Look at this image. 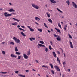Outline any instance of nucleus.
I'll return each mask as SVG.
<instances>
[{
	"instance_id": "obj_1",
	"label": "nucleus",
	"mask_w": 77,
	"mask_h": 77,
	"mask_svg": "<svg viewBox=\"0 0 77 77\" xmlns=\"http://www.w3.org/2000/svg\"><path fill=\"white\" fill-rule=\"evenodd\" d=\"M53 35L54 36V37H56V38H56V39L57 40V41H60V40H61L60 37L57 35L56 34H54Z\"/></svg>"
},
{
	"instance_id": "obj_2",
	"label": "nucleus",
	"mask_w": 77,
	"mask_h": 77,
	"mask_svg": "<svg viewBox=\"0 0 77 77\" xmlns=\"http://www.w3.org/2000/svg\"><path fill=\"white\" fill-rule=\"evenodd\" d=\"M13 39H14V40H15L16 43H21V42H20V40L19 39H17V38H16L15 37H14L13 38Z\"/></svg>"
},
{
	"instance_id": "obj_3",
	"label": "nucleus",
	"mask_w": 77,
	"mask_h": 77,
	"mask_svg": "<svg viewBox=\"0 0 77 77\" xmlns=\"http://www.w3.org/2000/svg\"><path fill=\"white\" fill-rule=\"evenodd\" d=\"M31 5L33 8H35L36 9H39V6L36 5L34 4H32Z\"/></svg>"
},
{
	"instance_id": "obj_4",
	"label": "nucleus",
	"mask_w": 77,
	"mask_h": 77,
	"mask_svg": "<svg viewBox=\"0 0 77 77\" xmlns=\"http://www.w3.org/2000/svg\"><path fill=\"white\" fill-rule=\"evenodd\" d=\"M4 14L5 17H10V16H11V15H12V14H8V13L6 12Z\"/></svg>"
},
{
	"instance_id": "obj_5",
	"label": "nucleus",
	"mask_w": 77,
	"mask_h": 77,
	"mask_svg": "<svg viewBox=\"0 0 77 77\" xmlns=\"http://www.w3.org/2000/svg\"><path fill=\"white\" fill-rule=\"evenodd\" d=\"M27 27L28 28V29H29V30L31 31V32H34L35 31V30L31 28H30V26H27Z\"/></svg>"
},
{
	"instance_id": "obj_6",
	"label": "nucleus",
	"mask_w": 77,
	"mask_h": 77,
	"mask_svg": "<svg viewBox=\"0 0 77 77\" xmlns=\"http://www.w3.org/2000/svg\"><path fill=\"white\" fill-rule=\"evenodd\" d=\"M55 68L58 71H60V69L59 67L57 66H55Z\"/></svg>"
},
{
	"instance_id": "obj_7",
	"label": "nucleus",
	"mask_w": 77,
	"mask_h": 77,
	"mask_svg": "<svg viewBox=\"0 0 77 77\" xmlns=\"http://www.w3.org/2000/svg\"><path fill=\"white\" fill-rule=\"evenodd\" d=\"M72 3L73 4V6H74L75 8L77 9V5L76 4L74 3V2H72Z\"/></svg>"
},
{
	"instance_id": "obj_8",
	"label": "nucleus",
	"mask_w": 77,
	"mask_h": 77,
	"mask_svg": "<svg viewBox=\"0 0 77 77\" xmlns=\"http://www.w3.org/2000/svg\"><path fill=\"white\" fill-rule=\"evenodd\" d=\"M8 11L10 12H15V10H14L13 8H11L8 10Z\"/></svg>"
},
{
	"instance_id": "obj_9",
	"label": "nucleus",
	"mask_w": 77,
	"mask_h": 77,
	"mask_svg": "<svg viewBox=\"0 0 77 77\" xmlns=\"http://www.w3.org/2000/svg\"><path fill=\"white\" fill-rule=\"evenodd\" d=\"M70 44L71 48H73L74 47H73V44L72 43V42H70Z\"/></svg>"
},
{
	"instance_id": "obj_10",
	"label": "nucleus",
	"mask_w": 77,
	"mask_h": 77,
	"mask_svg": "<svg viewBox=\"0 0 77 77\" xmlns=\"http://www.w3.org/2000/svg\"><path fill=\"white\" fill-rule=\"evenodd\" d=\"M23 57L26 59H28V56H27V55H26L25 54H23Z\"/></svg>"
},
{
	"instance_id": "obj_11",
	"label": "nucleus",
	"mask_w": 77,
	"mask_h": 77,
	"mask_svg": "<svg viewBox=\"0 0 77 77\" xmlns=\"http://www.w3.org/2000/svg\"><path fill=\"white\" fill-rule=\"evenodd\" d=\"M57 60L58 62H59V64H60L61 63H60V60H59V59L58 57H57Z\"/></svg>"
},
{
	"instance_id": "obj_12",
	"label": "nucleus",
	"mask_w": 77,
	"mask_h": 77,
	"mask_svg": "<svg viewBox=\"0 0 77 77\" xmlns=\"http://www.w3.org/2000/svg\"><path fill=\"white\" fill-rule=\"evenodd\" d=\"M30 54V50L29 49L28 51L27 52V55H28V56H29Z\"/></svg>"
},
{
	"instance_id": "obj_13",
	"label": "nucleus",
	"mask_w": 77,
	"mask_h": 77,
	"mask_svg": "<svg viewBox=\"0 0 77 77\" xmlns=\"http://www.w3.org/2000/svg\"><path fill=\"white\" fill-rule=\"evenodd\" d=\"M50 1L51 3H53L55 4L56 3V1L54 0H50Z\"/></svg>"
},
{
	"instance_id": "obj_14",
	"label": "nucleus",
	"mask_w": 77,
	"mask_h": 77,
	"mask_svg": "<svg viewBox=\"0 0 77 77\" xmlns=\"http://www.w3.org/2000/svg\"><path fill=\"white\" fill-rule=\"evenodd\" d=\"M55 30H57V32H58V33H61V32L59 29H58L57 28H55Z\"/></svg>"
},
{
	"instance_id": "obj_15",
	"label": "nucleus",
	"mask_w": 77,
	"mask_h": 77,
	"mask_svg": "<svg viewBox=\"0 0 77 77\" xmlns=\"http://www.w3.org/2000/svg\"><path fill=\"white\" fill-rule=\"evenodd\" d=\"M38 45H39V47H45V45H43L38 43Z\"/></svg>"
},
{
	"instance_id": "obj_16",
	"label": "nucleus",
	"mask_w": 77,
	"mask_h": 77,
	"mask_svg": "<svg viewBox=\"0 0 77 77\" xmlns=\"http://www.w3.org/2000/svg\"><path fill=\"white\" fill-rule=\"evenodd\" d=\"M53 54L54 56V57H56V53L54 52H53Z\"/></svg>"
},
{
	"instance_id": "obj_17",
	"label": "nucleus",
	"mask_w": 77,
	"mask_h": 77,
	"mask_svg": "<svg viewBox=\"0 0 77 77\" xmlns=\"http://www.w3.org/2000/svg\"><path fill=\"white\" fill-rule=\"evenodd\" d=\"M29 39L31 41H32L33 40H35V38L32 37V38H29Z\"/></svg>"
},
{
	"instance_id": "obj_18",
	"label": "nucleus",
	"mask_w": 77,
	"mask_h": 77,
	"mask_svg": "<svg viewBox=\"0 0 77 77\" xmlns=\"http://www.w3.org/2000/svg\"><path fill=\"white\" fill-rule=\"evenodd\" d=\"M11 24L12 25H13V26H16V25H17V22H15L14 23H12Z\"/></svg>"
},
{
	"instance_id": "obj_19",
	"label": "nucleus",
	"mask_w": 77,
	"mask_h": 77,
	"mask_svg": "<svg viewBox=\"0 0 77 77\" xmlns=\"http://www.w3.org/2000/svg\"><path fill=\"white\" fill-rule=\"evenodd\" d=\"M35 20H37V21H39L40 20V18L38 17H35Z\"/></svg>"
},
{
	"instance_id": "obj_20",
	"label": "nucleus",
	"mask_w": 77,
	"mask_h": 77,
	"mask_svg": "<svg viewBox=\"0 0 77 77\" xmlns=\"http://www.w3.org/2000/svg\"><path fill=\"white\" fill-rule=\"evenodd\" d=\"M13 19L15 20H16V21H17V22H20V20H19L16 18H13Z\"/></svg>"
},
{
	"instance_id": "obj_21",
	"label": "nucleus",
	"mask_w": 77,
	"mask_h": 77,
	"mask_svg": "<svg viewBox=\"0 0 77 77\" xmlns=\"http://www.w3.org/2000/svg\"><path fill=\"white\" fill-rule=\"evenodd\" d=\"M15 51H18V48H17V46H16L15 48Z\"/></svg>"
},
{
	"instance_id": "obj_22",
	"label": "nucleus",
	"mask_w": 77,
	"mask_h": 77,
	"mask_svg": "<svg viewBox=\"0 0 77 77\" xmlns=\"http://www.w3.org/2000/svg\"><path fill=\"white\" fill-rule=\"evenodd\" d=\"M11 57H15V58H16V57H17V56L14 55L13 54H11Z\"/></svg>"
},
{
	"instance_id": "obj_23",
	"label": "nucleus",
	"mask_w": 77,
	"mask_h": 77,
	"mask_svg": "<svg viewBox=\"0 0 77 77\" xmlns=\"http://www.w3.org/2000/svg\"><path fill=\"white\" fill-rule=\"evenodd\" d=\"M48 21H49V22H50V23H53V21H52L51 19H48Z\"/></svg>"
},
{
	"instance_id": "obj_24",
	"label": "nucleus",
	"mask_w": 77,
	"mask_h": 77,
	"mask_svg": "<svg viewBox=\"0 0 77 77\" xmlns=\"http://www.w3.org/2000/svg\"><path fill=\"white\" fill-rule=\"evenodd\" d=\"M49 65L50 66H51V68L52 69L53 68V64L51 63L49 64Z\"/></svg>"
},
{
	"instance_id": "obj_25",
	"label": "nucleus",
	"mask_w": 77,
	"mask_h": 77,
	"mask_svg": "<svg viewBox=\"0 0 77 77\" xmlns=\"http://www.w3.org/2000/svg\"><path fill=\"white\" fill-rule=\"evenodd\" d=\"M57 10L58 11H59V12H60L61 13H63V12H62V11H61V10H60L59 9V8H57Z\"/></svg>"
},
{
	"instance_id": "obj_26",
	"label": "nucleus",
	"mask_w": 77,
	"mask_h": 77,
	"mask_svg": "<svg viewBox=\"0 0 77 77\" xmlns=\"http://www.w3.org/2000/svg\"><path fill=\"white\" fill-rule=\"evenodd\" d=\"M46 15H47L48 18H50V14H48V13H46Z\"/></svg>"
},
{
	"instance_id": "obj_27",
	"label": "nucleus",
	"mask_w": 77,
	"mask_h": 77,
	"mask_svg": "<svg viewBox=\"0 0 77 77\" xmlns=\"http://www.w3.org/2000/svg\"><path fill=\"white\" fill-rule=\"evenodd\" d=\"M66 3L68 4V5H69V4L70 3V2H69V0H67L66 1Z\"/></svg>"
},
{
	"instance_id": "obj_28",
	"label": "nucleus",
	"mask_w": 77,
	"mask_h": 77,
	"mask_svg": "<svg viewBox=\"0 0 77 77\" xmlns=\"http://www.w3.org/2000/svg\"><path fill=\"white\" fill-rule=\"evenodd\" d=\"M66 27H67V25H65L64 27V29L65 30H66Z\"/></svg>"
},
{
	"instance_id": "obj_29",
	"label": "nucleus",
	"mask_w": 77,
	"mask_h": 77,
	"mask_svg": "<svg viewBox=\"0 0 77 77\" xmlns=\"http://www.w3.org/2000/svg\"><path fill=\"white\" fill-rule=\"evenodd\" d=\"M58 27H60V29L62 28V26H61V25L60 23H59L58 25Z\"/></svg>"
},
{
	"instance_id": "obj_30",
	"label": "nucleus",
	"mask_w": 77,
	"mask_h": 77,
	"mask_svg": "<svg viewBox=\"0 0 77 77\" xmlns=\"http://www.w3.org/2000/svg\"><path fill=\"white\" fill-rule=\"evenodd\" d=\"M68 36L69 38H70V39H72V37L71 36V35H70L69 34H68Z\"/></svg>"
},
{
	"instance_id": "obj_31",
	"label": "nucleus",
	"mask_w": 77,
	"mask_h": 77,
	"mask_svg": "<svg viewBox=\"0 0 77 77\" xmlns=\"http://www.w3.org/2000/svg\"><path fill=\"white\" fill-rule=\"evenodd\" d=\"M42 67L43 68H46L48 69V66H45V65L42 66Z\"/></svg>"
},
{
	"instance_id": "obj_32",
	"label": "nucleus",
	"mask_w": 77,
	"mask_h": 77,
	"mask_svg": "<svg viewBox=\"0 0 77 77\" xmlns=\"http://www.w3.org/2000/svg\"><path fill=\"white\" fill-rule=\"evenodd\" d=\"M44 24L45 27H46V28H48V27L47 26V25H46V24H45V23H44Z\"/></svg>"
},
{
	"instance_id": "obj_33",
	"label": "nucleus",
	"mask_w": 77,
	"mask_h": 77,
	"mask_svg": "<svg viewBox=\"0 0 77 77\" xmlns=\"http://www.w3.org/2000/svg\"><path fill=\"white\" fill-rule=\"evenodd\" d=\"M19 30H23V31H24V32L25 31V30H24V29L21 28H19Z\"/></svg>"
},
{
	"instance_id": "obj_34",
	"label": "nucleus",
	"mask_w": 77,
	"mask_h": 77,
	"mask_svg": "<svg viewBox=\"0 0 77 77\" xmlns=\"http://www.w3.org/2000/svg\"><path fill=\"white\" fill-rule=\"evenodd\" d=\"M21 34L22 35H23V36H26V35H25V34H24V33H23V32H21Z\"/></svg>"
},
{
	"instance_id": "obj_35",
	"label": "nucleus",
	"mask_w": 77,
	"mask_h": 77,
	"mask_svg": "<svg viewBox=\"0 0 77 77\" xmlns=\"http://www.w3.org/2000/svg\"><path fill=\"white\" fill-rule=\"evenodd\" d=\"M21 55L18 56V59H21Z\"/></svg>"
},
{
	"instance_id": "obj_36",
	"label": "nucleus",
	"mask_w": 77,
	"mask_h": 77,
	"mask_svg": "<svg viewBox=\"0 0 77 77\" xmlns=\"http://www.w3.org/2000/svg\"><path fill=\"white\" fill-rule=\"evenodd\" d=\"M40 43H41V44H44V42L43 41H40Z\"/></svg>"
},
{
	"instance_id": "obj_37",
	"label": "nucleus",
	"mask_w": 77,
	"mask_h": 77,
	"mask_svg": "<svg viewBox=\"0 0 77 77\" xmlns=\"http://www.w3.org/2000/svg\"><path fill=\"white\" fill-rule=\"evenodd\" d=\"M0 73H2V74H7V72H0Z\"/></svg>"
},
{
	"instance_id": "obj_38",
	"label": "nucleus",
	"mask_w": 77,
	"mask_h": 77,
	"mask_svg": "<svg viewBox=\"0 0 77 77\" xmlns=\"http://www.w3.org/2000/svg\"><path fill=\"white\" fill-rule=\"evenodd\" d=\"M16 54L20 55V52H16Z\"/></svg>"
},
{
	"instance_id": "obj_39",
	"label": "nucleus",
	"mask_w": 77,
	"mask_h": 77,
	"mask_svg": "<svg viewBox=\"0 0 77 77\" xmlns=\"http://www.w3.org/2000/svg\"><path fill=\"white\" fill-rule=\"evenodd\" d=\"M10 44H12V45H14L15 44V43L14 42H11L10 43Z\"/></svg>"
},
{
	"instance_id": "obj_40",
	"label": "nucleus",
	"mask_w": 77,
	"mask_h": 77,
	"mask_svg": "<svg viewBox=\"0 0 77 77\" xmlns=\"http://www.w3.org/2000/svg\"><path fill=\"white\" fill-rule=\"evenodd\" d=\"M2 53L3 54L5 55V52H4V51H2Z\"/></svg>"
},
{
	"instance_id": "obj_41",
	"label": "nucleus",
	"mask_w": 77,
	"mask_h": 77,
	"mask_svg": "<svg viewBox=\"0 0 77 77\" xmlns=\"http://www.w3.org/2000/svg\"><path fill=\"white\" fill-rule=\"evenodd\" d=\"M51 72L52 73V74H54V71L53 70H51Z\"/></svg>"
},
{
	"instance_id": "obj_42",
	"label": "nucleus",
	"mask_w": 77,
	"mask_h": 77,
	"mask_svg": "<svg viewBox=\"0 0 77 77\" xmlns=\"http://www.w3.org/2000/svg\"><path fill=\"white\" fill-rule=\"evenodd\" d=\"M38 30L39 32H42V30L41 29H38Z\"/></svg>"
},
{
	"instance_id": "obj_43",
	"label": "nucleus",
	"mask_w": 77,
	"mask_h": 77,
	"mask_svg": "<svg viewBox=\"0 0 77 77\" xmlns=\"http://www.w3.org/2000/svg\"><path fill=\"white\" fill-rule=\"evenodd\" d=\"M11 14H12V15H15L16 13H15V12H12L11 13Z\"/></svg>"
},
{
	"instance_id": "obj_44",
	"label": "nucleus",
	"mask_w": 77,
	"mask_h": 77,
	"mask_svg": "<svg viewBox=\"0 0 77 77\" xmlns=\"http://www.w3.org/2000/svg\"><path fill=\"white\" fill-rule=\"evenodd\" d=\"M49 48L50 50H52V48H51V45H49Z\"/></svg>"
},
{
	"instance_id": "obj_45",
	"label": "nucleus",
	"mask_w": 77,
	"mask_h": 77,
	"mask_svg": "<svg viewBox=\"0 0 77 77\" xmlns=\"http://www.w3.org/2000/svg\"><path fill=\"white\" fill-rule=\"evenodd\" d=\"M50 43L51 44V45H53V42H52V41H50Z\"/></svg>"
},
{
	"instance_id": "obj_46",
	"label": "nucleus",
	"mask_w": 77,
	"mask_h": 77,
	"mask_svg": "<svg viewBox=\"0 0 77 77\" xmlns=\"http://www.w3.org/2000/svg\"><path fill=\"white\" fill-rule=\"evenodd\" d=\"M15 73H16V74H18V71H16L15 72Z\"/></svg>"
},
{
	"instance_id": "obj_47",
	"label": "nucleus",
	"mask_w": 77,
	"mask_h": 77,
	"mask_svg": "<svg viewBox=\"0 0 77 77\" xmlns=\"http://www.w3.org/2000/svg\"><path fill=\"white\" fill-rule=\"evenodd\" d=\"M45 51L46 52H47L48 51V49H47V48H45Z\"/></svg>"
},
{
	"instance_id": "obj_48",
	"label": "nucleus",
	"mask_w": 77,
	"mask_h": 77,
	"mask_svg": "<svg viewBox=\"0 0 77 77\" xmlns=\"http://www.w3.org/2000/svg\"><path fill=\"white\" fill-rule=\"evenodd\" d=\"M18 75H19V76H20V77H23V76L21 74Z\"/></svg>"
},
{
	"instance_id": "obj_49",
	"label": "nucleus",
	"mask_w": 77,
	"mask_h": 77,
	"mask_svg": "<svg viewBox=\"0 0 77 77\" xmlns=\"http://www.w3.org/2000/svg\"><path fill=\"white\" fill-rule=\"evenodd\" d=\"M35 61L37 63H39V61H38V60H35Z\"/></svg>"
},
{
	"instance_id": "obj_50",
	"label": "nucleus",
	"mask_w": 77,
	"mask_h": 77,
	"mask_svg": "<svg viewBox=\"0 0 77 77\" xmlns=\"http://www.w3.org/2000/svg\"><path fill=\"white\" fill-rule=\"evenodd\" d=\"M66 63H65V62H63V65H66Z\"/></svg>"
},
{
	"instance_id": "obj_51",
	"label": "nucleus",
	"mask_w": 77,
	"mask_h": 77,
	"mask_svg": "<svg viewBox=\"0 0 77 77\" xmlns=\"http://www.w3.org/2000/svg\"><path fill=\"white\" fill-rule=\"evenodd\" d=\"M25 71H26V72H29V70H26Z\"/></svg>"
},
{
	"instance_id": "obj_52",
	"label": "nucleus",
	"mask_w": 77,
	"mask_h": 77,
	"mask_svg": "<svg viewBox=\"0 0 77 77\" xmlns=\"http://www.w3.org/2000/svg\"><path fill=\"white\" fill-rule=\"evenodd\" d=\"M68 71H69V72H70V71H71V69H69L68 70Z\"/></svg>"
},
{
	"instance_id": "obj_53",
	"label": "nucleus",
	"mask_w": 77,
	"mask_h": 77,
	"mask_svg": "<svg viewBox=\"0 0 77 77\" xmlns=\"http://www.w3.org/2000/svg\"><path fill=\"white\" fill-rule=\"evenodd\" d=\"M35 24H37V25H39V24H38V23L37 22H35Z\"/></svg>"
},
{
	"instance_id": "obj_54",
	"label": "nucleus",
	"mask_w": 77,
	"mask_h": 77,
	"mask_svg": "<svg viewBox=\"0 0 77 77\" xmlns=\"http://www.w3.org/2000/svg\"><path fill=\"white\" fill-rule=\"evenodd\" d=\"M48 32L49 33H50V32H51L50 31V30H48Z\"/></svg>"
},
{
	"instance_id": "obj_55",
	"label": "nucleus",
	"mask_w": 77,
	"mask_h": 77,
	"mask_svg": "<svg viewBox=\"0 0 77 77\" xmlns=\"http://www.w3.org/2000/svg\"><path fill=\"white\" fill-rule=\"evenodd\" d=\"M51 31H52V32H53V29H51Z\"/></svg>"
},
{
	"instance_id": "obj_56",
	"label": "nucleus",
	"mask_w": 77,
	"mask_h": 77,
	"mask_svg": "<svg viewBox=\"0 0 77 77\" xmlns=\"http://www.w3.org/2000/svg\"><path fill=\"white\" fill-rule=\"evenodd\" d=\"M17 27L18 28L20 27V26L19 25H18Z\"/></svg>"
},
{
	"instance_id": "obj_57",
	"label": "nucleus",
	"mask_w": 77,
	"mask_h": 77,
	"mask_svg": "<svg viewBox=\"0 0 77 77\" xmlns=\"http://www.w3.org/2000/svg\"><path fill=\"white\" fill-rule=\"evenodd\" d=\"M63 54H64V57H65V54L64 53Z\"/></svg>"
},
{
	"instance_id": "obj_58",
	"label": "nucleus",
	"mask_w": 77,
	"mask_h": 77,
	"mask_svg": "<svg viewBox=\"0 0 77 77\" xmlns=\"http://www.w3.org/2000/svg\"><path fill=\"white\" fill-rule=\"evenodd\" d=\"M57 53H58V54H60V52H59V51H57Z\"/></svg>"
},
{
	"instance_id": "obj_59",
	"label": "nucleus",
	"mask_w": 77,
	"mask_h": 77,
	"mask_svg": "<svg viewBox=\"0 0 77 77\" xmlns=\"http://www.w3.org/2000/svg\"><path fill=\"white\" fill-rule=\"evenodd\" d=\"M21 27H22V28H24L25 27H24V26H21Z\"/></svg>"
},
{
	"instance_id": "obj_60",
	"label": "nucleus",
	"mask_w": 77,
	"mask_h": 77,
	"mask_svg": "<svg viewBox=\"0 0 77 77\" xmlns=\"http://www.w3.org/2000/svg\"><path fill=\"white\" fill-rule=\"evenodd\" d=\"M9 5H12V3H9Z\"/></svg>"
},
{
	"instance_id": "obj_61",
	"label": "nucleus",
	"mask_w": 77,
	"mask_h": 77,
	"mask_svg": "<svg viewBox=\"0 0 77 77\" xmlns=\"http://www.w3.org/2000/svg\"><path fill=\"white\" fill-rule=\"evenodd\" d=\"M32 71H35V70L34 69H33Z\"/></svg>"
},
{
	"instance_id": "obj_62",
	"label": "nucleus",
	"mask_w": 77,
	"mask_h": 77,
	"mask_svg": "<svg viewBox=\"0 0 77 77\" xmlns=\"http://www.w3.org/2000/svg\"><path fill=\"white\" fill-rule=\"evenodd\" d=\"M61 24H63V22H61Z\"/></svg>"
},
{
	"instance_id": "obj_63",
	"label": "nucleus",
	"mask_w": 77,
	"mask_h": 77,
	"mask_svg": "<svg viewBox=\"0 0 77 77\" xmlns=\"http://www.w3.org/2000/svg\"><path fill=\"white\" fill-rule=\"evenodd\" d=\"M61 18H64V17H63V16H62L61 17Z\"/></svg>"
},
{
	"instance_id": "obj_64",
	"label": "nucleus",
	"mask_w": 77,
	"mask_h": 77,
	"mask_svg": "<svg viewBox=\"0 0 77 77\" xmlns=\"http://www.w3.org/2000/svg\"><path fill=\"white\" fill-rule=\"evenodd\" d=\"M45 6H46V7L47 8V5H46Z\"/></svg>"
}]
</instances>
